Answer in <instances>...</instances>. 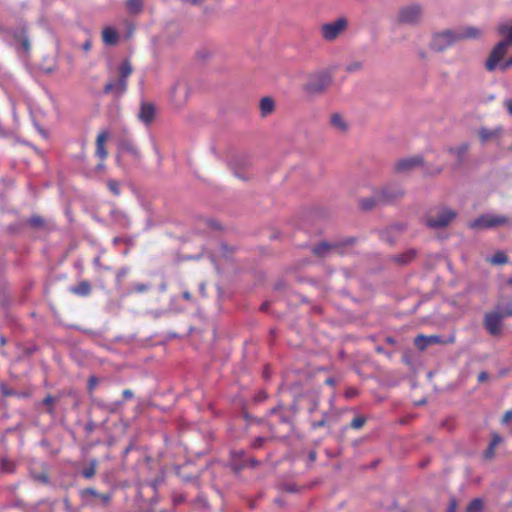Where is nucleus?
Segmentation results:
<instances>
[{"label":"nucleus","mask_w":512,"mask_h":512,"mask_svg":"<svg viewBox=\"0 0 512 512\" xmlns=\"http://www.w3.org/2000/svg\"><path fill=\"white\" fill-rule=\"evenodd\" d=\"M480 35L481 31L475 27H466L459 33H455L452 30H446L434 35L431 42V47L433 50L440 52L458 40L477 38Z\"/></svg>","instance_id":"nucleus-1"},{"label":"nucleus","mask_w":512,"mask_h":512,"mask_svg":"<svg viewBox=\"0 0 512 512\" xmlns=\"http://www.w3.org/2000/svg\"><path fill=\"white\" fill-rule=\"evenodd\" d=\"M134 68L129 59H124L117 67L118 77L108 81L104 87V94H111L115 98L122 97L128 88V78L132 75Z\"/></svg>","instance_id":"nucleus-2"},{"label":"nucleus","mask_w":512,"mask_h":512,"mask_svg":"<svg viewBox=\"0 0 512 512\" xmlns=\"http://www.w3.org/2000/svg\"><path fill=\"white\" fill-rule=\"evenodd\" d=\"M404 195L402 189L387 186L376 192L372 197L363 198L359 201L362 210H371L378 205H385L401 198Z\"/></svg>","instance_id":"nucleus-3"},{"label":"nucleus","mask_w":512,"mask_h":512,"mask_svg":"<svg viewBox=\"0 0 512 512\" xmlns=\"http://www.w3.org/2000/svg\"><path fill=\"white\" fill-rule=\"evenodd\" d=\"M348 28V20L345 17H339L332 22L323 24L320 27L321 37L328 42L336 40Z\"/></svg>","instance_id":"nucleus-4"},{"label":"nucleus","mask_w":512,"mask_h":512,"mask_svg":"<svg viewBox=\"0 0 512 512\" xmlns=\"http://www.w3.org/2000/svg\"><path fill=\"white\" fill-rule=\"evenodd\" d=\"M510 219L503 215L484 214L474 221L470 222L469 227L472 229L493 228L502 225H509Z\"/></svg>","instance_id":"nucleus-5"},{"label":"nucleus","mask_w":512,"mask_h":512,"mask_svg":"<svg viewBox=\"0 0 512 512\" xmlns=\"http://www.w3.org/2000/svg\"><path fill=\"white\" fill-rule=\"evenodd\" d=\"M509 47L510 45L504 40L498 42L491 50L485 62V69L489 72H493L497 67L500 68V65L503 63L502 60Z\"/></svg>","instance_id":"nucleus-6"},{"label":"nucleus","mask_w":512,"mask_h":512,"mask_svg":"<svg viewBox=\"0 0 512 512\" xmlns=\"http://www.w3.org/2000/svg\"><path fill=\"white\" fill-rule=\"evenodd\" d=\"M353 242L352 239L348 240L345 243L341 242H320L319 244L315 245L312 249V253L318 257V258H325L332 254H339L342 255L344 253L343 246L349 245Z\"/></svg>","instance_id":"nucleus-7"},{"label":"nucleus","mask_w":512,"mask_h":512,"mask_svg":"<svg viewBox=\"0 0 512 512\" xmlns=\"http://www.w3.org/2000/svg\"><path fill=\"white\" fill-rule=\"evenodd\" d=\"M332 83L331 76L326 72L315 74L305 84V90L309 93H321L325 91Z\"/></svg>","instance_id":"nucleus-8"},{"label":"nucleus","mask_w":512,"mask_h":512,"mask_svg":"<svg viewBox=\"0 0 512 512\" xmlns=\"http://www.w3.org/2000/svg\"><path fill=\"white\" fill-rule=\"evenodd\" d=\"M503 319L501 312L492 311L485 314L483 324L490 335L497 336L502 332Z\"/></svg>","instance_id":"nucleus-9"},{"label":"nucleus","mask_w":512,"mask_h":512,"mask_svg":"<svg viewBox=\"0 0 512 512\" xmlns=\"http://www.w3.org/2000/svg\"><path fill=\"white\" fill-rule=\"evenodd\" d=\"M455 217L456 213L453 210L443 209L436 217L429 216L426 219V224L431 228H443L446 227Z\"/></svg>","instance_id":"nucleus-10"},{"label":"nucleus","mask_w":512,"mask_h":512,"mask_svg":"<svg viewBox=\"0 0 512 512\" xmlns=\"http://www.w3.org/2000/svg\"><path fill=\"white\" fill-rule=\"evenodd\" d=\"M110 139V132L107 129H102L99 131L96 140H95V155L102 162L107 158L108 151L106 150V143Z\"/></svg>","instance_id":"nucleus-11"},{"label":"nucleus","mask_w":512,"mask_h":512,"mask_svg":"<svg viewBox=\"0 0 512 512\" xmlns=\"http://www.w3.org/2000/svg\"><path fill=\"white\" fill-rule=\"evenodd\" d=\"M188 97V87L183 82H176L170 92L171 101L175 106H182Z\"/></svg>","instance_id":"nucleus-12"},{"label":"nucleus","mask_w":512,"mask_h":512,"mask_svg":"<svg viewBox=\"0 0 512 512\" xmlns=\"http://www.w3.org/2000/svg\"><path fill=\"white\" fill-rule=\"evenodd\" d=\"M424 160L421 156H413L409 158L400 159L395 164V171L398 173L409 172L416 167L423 165Z\"/></svg>","instance_id":"nucleus-13"},{"label":"nucleus","mask_w":512,"mask_h":512,"mask_svg":"<svg viewBox=\"0 0 512 512\" xmlns=\"http://www.w3.org/2000/svg\"><path fill=\"white\" fill-rule=\"evenodd\" d=\"M420 17L421 9L416 5L404 7L399 12V20L402 23L414 24L419 21Z\"/></svg>","instance_id":"nucleus-14"},{"label":"nucleus","mask_w":512,"mask_h":512,"mask_svg":"<svg viewBox=\"0 0 512 512\" xmlns=\"http://www.w3.org/2000/svg\"><path fill=\"white\" fill-rule=\"evenodd\" d=\"M446 341L439 335H423L419 334L414 339V345L420 351H424L430 345L445 344Z\"/></svg>","instance_id":"nucleus-15"},{"label":"nucleus","mask_w":512,"mask_h":512,"mask_svg":"<svg viewBox=\"0 0 512 512\" xmlns=\"http://www.w3.org/2000/svg\"><path fill=\"white\" fill-rule=\"evenodd\" d=\"M156 114V109L153 103L151 102H141L140 109L138 112V118L141 122L146 125H150Z\"/></svg>","instance_id":"nucleus-16"},{"label":"nucleus","mask_w":512,"mask_h":512,"mask_svg":"<svg viewBox=\"0 0 512 512\" xmlns=\"http://www.w3.org/2000/svg\"><path fill=\"white\" fill-rule=\"evenodd\" d=\"M81 496L83 498L88 497V496L94 497L100 501V503L103 507L108 506L112 499L111 493H99L96 489H94L92 487L83 489L81 491Z\"/></svg>","instance_id":"nucleus-17"},{"label":"nucleus","mask_w":512,"mask_h":512,"mask_svg":"<svg viewBox=\"0 0 512 512\" xmlns=\"http://www.w3.org/2000/svg\"><path fill=\"white\" fill-rule=\"evenodd\" d=\"M119 149L122 152L128 153L131 155L134 159L140 158L139 150L135 144V142L130 138H122L119 142Z\"/></svg>","instance_id":"nucleus-18"},{"label":"nucleus","mask_w":512,"mask_h":512,"mask_svg":"<svg viewBox=\"0 0 512 512\" xmlns=\"http://www.w3.org/2000/svg\"><path fill=\"white\" fill-rule=\"evenodd\" d=\"M102 41L108 46H115L119 41L118 31L111 26L104 27L102 30Z\"/></svg>","instance_id":"nucleus-19"},{"label":"nucleus","mask_w":512,"mask_h":512,"mask_svg":"<svg viewBox=\"0 0 512 512\" xmlns=\"http://www.w3.org/2000/svg\"><path fill=\"white\" fill-rule=\"evenodd\" d=\"M70 293L79 297H88L92 292V285L89 281L83 280L69 288Z\"/></svg>","instance_id":"nucleus-20"},{"label":"nucleus","mask_w":512,"mask_h":512,"mask_svg":"<svg viewBox=\"0 0 512 512\" xmlns=\"http://www.w3.org/2000/svg\"><path fill=\"white\" fill-rule=\"evenodd\" d=\"M259 108L262 117H267L272 114L275 110V102L271 97H263L260 100Z\"/></svg>","instance_id":"nucleus-21"},{"label":"nucleus","mask_w":512,"mask_h":512,"mask_svg":"<svg viewBox=\"0 0 512 512\" xmlns=\"http://www.w3.org/2000/svg\"><path fill=\"white\" fill-rule=\"evenodd\" d=\"M330 124L334 129L340 132H346L348 130L347 122L345 121L344 117L339 113H333L331 115Z\"/></svg>","instance_id":"nucleus-22"},{"label":"nucleus","mask_w":512,"mask_h":512,"mask_svg":"<svg viewBox=\"0 0 512 512\" xmlns=\"http://www.w3.org/2000/svg\"><path fill=\"white\" fill-rule=\"evenodd\" d=\"M502 442V437L497 434V433H494L492 435V439L487 447V449L485 450L484 452V457L486 459H492L495 455V450H496V447Z\"/></svg>","instance_id":"nucleus-23"},{"label":"nucleus","mask_w":512,"mask_h":512,"mask_svg":"<svg viewBox=\"0 0 512 512\" xmlns=\"http://www.w3.org/2000/svg\"><path fill=\"white\" fill-rule=\"evenodd\" d=\"M125 6L130 14L138 15L142 13L144 3L143 0H126Z\"/></svg>","instance_id":"nucleus-24"},{"label":"nucleus","mask_w":512,"mask_h":512,"mask_svg":"<svg viewBox=\"0 0 512 512\" xmlns=\"http://www.w3.org/2000/svg\"><path fill=\"white\" fill-rule=\"evenodd\" d=\"M469 145L467 143H463L457 147L448 148V152L454 156H456L458 163H461L464 159V156L468 152Z\"/></svg>","instance_id":"nucleus-25"},{"label":"nucleus","mask_w":512,"mask_h":512,"mask_svg":"<svg viewBox=\"0 0 512 512\" xmlns=\"http://www.w3.org/2000/svg\"><path fill=\"white\" fill-rule=\"evenodd\" d=\"M415 256H416V251L413 249H410L402 254L395 256L394 260L401 265H405V264L410 263L415 258Z\"/></svg>","instance_id":"nucleus-26"},{"label":"nucleus","mask_w":512,"mask_h":512,"mask_svg":"<svg viewBox=\"0 0 512 512\" xmlns=\"http://www.w3.org/2000/svg\"><path fill=\"white\" fill-rule=\"evenodd\" d=\"M497 31L499 35L506 36L504 39L510 46L512 45V25L508 26L507 24L501 23L497 27Z\"/></svg>","instance_id":"nucleus-27"},{"label":"nucleus","mask_w":512,"mask_h":512,"mask_svg":"<svg viewBox=\"0 0 512 512\" xmlns=\"http://www.w3.org/2000/svg\"><path fill=\"white\" fill-rule=\"evenodd\" d=\"M332 420H333V415L328 412H325V413H323L322 418L320 420L311 422V428L313 430H316L318 428L325 427Z\"/></svg>","instance_id":"nucleus-28"},{"label":"nucleus","mask_w":512,"mask_h":512,"mask_svg":"<svg viewBox=\"0 0 512 512\" xmlns=\"http://www.w3.org/2000/svg\"><path fill=\"white\" fill-rule=\"evenodd\" d=\"M27 223L32 228H43L45 226V220L40 215H32L28 220Z\"/></svg>","instance_id":"nucleus-29"},{"label":"nucleus","mask_w":512,"mask_h":512,"mask_svg":"<svg viewBox=\"0 0 512 512\" xmlns=\"http://www.w3.org/2000/svg\"><path fill=\"white\" fill-rule=\"evenodd\" d=\"M497 136V132L493 130H489L487 128H482L479 131V138L481 142H487L488 140Z\"/></svg>","instance_id":"nucleus-30"},{"label":"nucleus","mask_w":512,"mask_h":512,"mask_svg":"<svg viewBox=\"0 0 512 512\" xmlns=\"http://www.w3.org/2000/svg\"><path fill=\"white\" fill-rule=\"evenodd\" d=\"M490 262L496 265L506 264L508 262V257L504 252L499 251L492 256Z\"/></svg>","instance_id":"nucleus-31"},{"label":"nucleus","mask_w":512,"mask_h":512,"mask_svg":"<svg viewBox=\"0 0 512 512\" xmlns=\"http://www.w3.org/2000/svg\"><path fill=\"white\" fill-rule=\"evenodd\" d=\"M96 461H91L90 465L82 470V476L86 479H91L96 473Z\"/></svg>","instance_id":"nucleus-32"},{"label":"nucleus","mask_w":512,"mask_h":512,"mask_svg":"<svg viewBox=\"0 0 512 512\" xmlns=\"http://www.w3.org/2000/svg\"><path fill=\"white\" fill-rule=\"evenodd\" d=\"M483 509V503L480 499L472 500L467 506L466 512H481Z\"/></svg>","instance_id":"nucleus-33"},{"label":"nucleus","mask_w":512,"mask_h":512,"mask_svg":"<svg viewBox=\"0 0 512 512\" xmlns=\"http://www.w3.org/2000/svg\"><path fill=\"white\" fill-rule=\"evenodd\" d=\"M107 187L115 196L120 195V185H119L118 181H116L114 179L108 180Z\"/></svg>","instance_id":"nucleus-34"},{"label":"nucleus","mask_w":512,"mask_h":512,"mask_svg":"<svg viewBox=\"0 0 512 512\" xmlns=\"http://www.w3.org/2000/svg\"><path fill=\"white\" fill-rule=\"evenodd\" d=\"M366 423V418L363 416H356L352 419L350 423V427L353 429H360L362 428Z\"/></svg>","instance_id":"nucleus-35"},{"label":"nucleus","mask_w":512,"mask_h":512,"mask_svg":"<svg viewBox=\"0 0 512 512\" xmlns=\"http://www.w3.org/2000/svg\"><path fill=\"white\" fill-rule=\"evenodd\" d=\"M54 403L55 398L50 394L43 399V404L47 407V412L50 414L54 413Z\"/></svg>","instance_id":"nucleus-36"},{"label":"nucleus","mask_w":512,"mask_h":512,"mask_svg":"<svg viewBox=\"0 0 512 512\" xmlns=\"http://www.w3.org/2000/svg\"><path fill=\"white\" fill-rule=\"evenodd\" d=\"M150 289V285L145 283H136L133 285L132 292L144 293Z\"/></svg>","instance_id":"nucleus-37"},{"label":"nucleus","mask_w":512,"mask_h":512,"mask_svg":"<svg viewBox=\"0 0 512 512\" xmlns=\"http://www.w3.org/2000/svg\"><path fill=\"white\" fill-rule=\"evenodd\" d=\"M362 67L361 63L360 62H354V63H351L349 64L347 67H346V70L348 72H355V71H358L360 70Z\"/></svg>","instance_id":"nucleus-38"},{"label":"nucleus","mask_w":512,"mask_h":512,"mask_svg":"<svg viewBox=\"0 0 512 512\" xmlns=\"http://www.w3.org/2000/svg\"><path fill=\"white\" fill-rule=\"evenodd\" d=\"M512 420V410H508L504 413L502 419H501V423L502 424H507L509 423L510 421Z\"/></svg>","instance_id":"nucleus-39"},{"label":"nucleus","mask_w":512,"mask_h":512,"mask_svg":"<svg viewBox=\"0 0 512 512\" xmlns=\"http://www.w3.org/2000/svg\"><path fill=\"white\" fill-rule=\"evenodd\" d=\"M512 67V56L510 58H508L507 60H505L501 65H500V70L501 71H506L508 68Z\"/></svg>","instance_id":"nucleus-40"},{"label":"nucleus","mask_w":512,"mask_h":512,"mask_svg":"<svg viewBox=\"0 0 512 512\" xmlns=\"http://www.w3.org/2000/svg\"><path fill=\"white\" fill-rule=\"evenodd\" d=\"M264 441L265 439L263 437H258L252 442V447L255 449L260 448Z\"/></svg>","instance_id":"nucleus-41"},{"label":"nucleus","mask_w":512,"mask_h":512,"mask_svg":"<svg viewBox=\"0 0 512 512\" xmlns=\"http://www.w3.org/2000/svg\"><path fill=\"white\" fill-rule=\"evenodd\" d=\"M92 48V41L91 39H87L83 44H82V50L86 53H88Z\"/></svg>","instance_id":"nucleus-42"},{"label":"nucleus","mask_w":512,"mask_h":512,"mask_svg":"<svg viewBox=\"0 0 512 512\" xmlns=\"http://www.w3.org/2000/svg\"><path fill=\"white\" fill-rule=\"evenodd\" d=\"M97 384V378L95 376H92L88 380V389L91 391L95 388Z\"/></svg>","instance_id":"nucleus-43"},{"label":"nucleus","mask_w":512,"mask_h":512,"mask_svg":"<svg viewBox=\"0 0 512 512\" xmlns=\"http://www.w3.org/2000/svg\"><path fill=\"white\" fill-rule=\"evenodd\" d=\"M122 395H123V397H124V399H125V400L132 399V398H133V396H134V394H133L132 390H130V389H125V390H123Z\"/></svg>","instance_id":"nucleus-44"},{"label":"nucleus","mask_w":512,"mask_h":512,"mask_svg":"<svg viewBox=\"0 0 512 512\" xmlns=\"http://www.w3.org/2000/svg\"><path fill=\"white\" fill-rule=\"evenodd\" d=\"M128 270L126 268H122L117 272V280L120 281L123 277L126 276Z\"/></svg>","instance_id":"nucleus-45"},{"label":"nucleus","mask_w":512,"mask_h":512,"mask_svg":"<svg viewBox=\"0 0 512 512\" xmlns=\"http://www.w3.org/2000/svg\"><path fill=\"white\" fill-rule=\"evenodd\" d=\"M504 105L510 115H512V99H507L504 102Z\"/></svg>","instance_id":"nucleus-46"},{"label":"nucleus","mask_w":512,"mask_h":512,"mask_svg":"<svg viewBox=\"0 0 512 512\" xmlns=\"http://www.w3.org/2000/svg\"><path fill=\"white\" fill-rule=\"evenodd\" d=\"M21 43H22V46H23L24 50L25 51H29V49H30L29 40L27 38H23Z\"/></svg>","instance_id":"nucleus-47"},{"label":"nucleus","mask_w":512,"mask_h":512,"mask_svg":"<svg viewBox=\"0 0 512 512\" xmlns=\"http://www.w3.org/2000/svg\"><path fill=\"white\" fill-rule=\"evenodd\" d=\"M488 379V373L487 372H481L479 375H478V381L479 382H483L485 380Z\"/></svg>","instance_id":"nucleus-48"},{"label":"nucleus","mask_w":512,"mask_h":512,"mask_svg":"<svg viewBox=\"0 0 512 512\" xmlns=\"http://www.w3.org/2000/svg\"><path fill=\"white\" fill-rule=\"evenodd\" d=\"M502 315L505 317L512 316V308H506L503 312H501Z\"/></svg>","instance_id":"nucleus-49"},{"label":"nucleus","mask_w":512,"mask_h":512,"mask_svg":"<svg viewBox=\"0 0 512 512\" xmlns=\"http://www.w3.org/2000/svg\"><path fill=\"white\" fill-rule=\"evenodd\" d=\"M354 395H356V390H354V389H349V390H347V391H346V396H347V397H352V396H354Z\"/></svg>","instance_id":"nucleus-50"},{"label":"nucleus","mask_w":512,"mask_h":512,"mask_svg":"<svg viewBox=\"0 0 512 512\" xmlns=\"http://www.w3.org/2000/svg\"><path fill=\"white\" fill-rule=\"evenodd\" d=\"M325 383L327 385L334 386L335 385V380L333 378H328V379L325 380Z\"/></svg>","instance_id":"nucleus-51"},{"label":"nucleus","mask_w":512,"mask_h":512,"mask_svg":"<svg viewBox=\"0 0 512 512\" xmlns=\"http://www.w3.org/2000/svg\"><path fill=\"white\" fill-rule=\"evenodd\" d=\"M315 459H316V452L315 451H311L309 453V460L310 461H315Z\"/></svg>","instance_id":"nucleus-52"},{"label":"nucleus","mask_w":512,"mask_h":512,"mask_svg":"<svg viewBox=\"0 0 512 512\" xmlns=\"http://www.w3.org/2000/svg\"><path fill=\"white\" fill-rule=\"evenodd\" d=\"M182 2H190L193 5H197L201 0H181Z\"/></svg>","instance_id":"nucleus-53"},{"label":"nucleus","mask_w":512,"mask_h":512,"mask_svg":"<svg viewBox=\"0 0 512 512\" xmlns=\"http://www.w3.org/2000/svg\"><path fill=\"white\" fill-rule=\"evenodd\" d=\"M249 463H250V465H252V466H255V465H258V464H259V462H258L256 459H254V458H251V459L249 460Z\"/></svg>","instance_id":"nucleus-54"},{"label":"nucleus","mask_w":512,"mask_h":512,"mask_svg":"<svg viewBox=\"0 0 512 512\" xmlns=\"http://www.w3.org/2000/svg\"><path fill=\"white\" fill-rule=\"evenodd\" d=\"M183 298L186 299V300H190L191 299V294L189 292H184L183 293Z\"/></svg>","instance_id":"nucleus-55"},{"label":"nucleus","mask_w":512,"mask_h":512,"mask_svg":"<svg viewBox=\"0 0 512 512\" xmlns=\"http://www.w3.org/2000/svg\"><path fill=\"white\" fill-rule=\"evenodd\" d=\"M455 507H456V504H455V503H452V504L450 505L449 512H454V511H455Z\"/></svg>","instance_id":"nucleus-56"},{"label":"nucleus","mask_w":512,"mask_h":512,"mask_svg":"<svg viewBox=\"0 0 512 512\" xmlns=\"http://www.w3.org/2000/svg\"><path fill=\"white\" fill-rule=\"evenodd\" d=\"M94 264L97 266H100V258L99 257L94 259Z\"/></svg>","instance_id":"nucleus-57"},{"label":"nucleus","mask_w":512,"mask_h":512,"mask_svg":"<svg viewBox=\"0 0 512 512\" xmlns=\"http://www.w3.org/2000/svg\"><path fill=\"white\" fill-rule=\"evenodd\" d=\"M442 172V168L439 167L435 170L434 174H440Z\"/></svg>","instance_id":"nucleus-58"},{"label":"nucleus","mask_w":512,"mask_h":512,"mask_svg":"<svg viewBox=\"0 0 512 512\" xmlns=\"http://www.w3.org/2000/svg\"><path fill=\"white\" fill-rule=\"evenodd\" d=\"M278 411H279V409L274 408V409H272V410H271V413H272V414H275V413H277Z\"/></svg>","instance_id":"nucleus-59"},{"label":"nucleus","mask_w":512,"mask_h":512,"mask_svg":"<svg viewBox=\"0 0 512 512\" xmlns=\"http://www.w3.org/2000/svg\"><path fill=\"white\" fill-rule=\"evenodd\" d=\"M10 394V390H7V392L5 393L6 396H9Z\"/></svg>","instance_id":"nucleus-60"},{"label":"nucleus","mask_w":512,"mask_h":512,"mask_svg":"<svg viewBox=\"0 0 512 512\" xmlns=\"http://www.w3.org/2000/svg\"><path fill=\"white\" fill-rule=\"evenodd\" d=\"M10 394V390H7V392L5 393L6 396H9Z\"/></svg>","instance_id":"nucleus-61"},{"label":"nucleus","mask_w":512,"mask_h":512,"mask_svg":"<svg viewBox=\"0 0 512 512\" xmlns=\"http://www.w3.org/2000/svg\"><path fill=\"white\" fill-rule=\"evenodd\" d=\"M510 149H512V146L510 147Z\"/></svg>","instance_id":"nucleus-62"}]
</instances>
